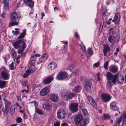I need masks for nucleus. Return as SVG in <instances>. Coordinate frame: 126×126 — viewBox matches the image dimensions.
<instances>
[{
	"instance_id": "nucleus-25",
	"label": "nucleus",
	"mask_w": 126,
	"mask_h": 126,
	"mask_svg": "<svg viewBox=\"0 0 126 126\" xmlns=\"http://www.w3.org/2000/svg\"><path fill=\"white\" fill-rule=\"evenodd\" d=\"M118 68L115 65H114L111 67L110 71L113 73H116L118 70Z\"/></svg>"
},
{
	"instance_id": "nucleus-37",
	"label": "nucleus",
	"mask_w": 126,
	"mask_h": 126,
	"mask_svg": "<svg viewBox=\"0 0 126 126\" xmlns=\"http://www.w3.org/2000/svg\"><path fill=\"white\" fill-rule=\"evenodd\" d=\"M82 112L83 113V114L85 116H89V114L87 112V111L85 109H83L82 110Z\"/></svg>"
},
{
	"instance_id": "nucleus-42",
	"label": "nucleus",
	"mask_w": 126,
	"mask_h": 126,
	"mask_svg": "<svg viewBox=\"0 0 126 126\" xmlns=\"http://www.w3.org/2000/svg\"><path fill=\"white\" fill-rule=\"evenodd\" d=\"M122 121V119L121 118H118L117 121L116 123L114 125H116V126L118 125V126H120V124L121 123V121Z\"/></svg>"
},
{
	"instance_id": "nucleus-14",
	"label": "nucleus",
	"mask_w": 126,
	"mask_h": 126,
	"mask_svg": "<svg viewBox=\"0 0 126 126\" xmlns=\"http://www.w3.org/2000/svg\"><path fill=\"white\" fill-rule=\"evenodd\" d=\"M87 98L89 102L92 106L95 108H97V104L93 100V98L90 96H89Z\"/></svg>"
},
{
	"instance_id": "nucleus-8",
	"label": "nucleus",
	"mask_w": 126,
	"mask_h": 126,
	"mask_svg": "<svg viewBox=\"0 0 126 126\" xmlns=\"http://www.w3.org/2000/svg\"><path fill=\"white\" fill-rule=\"evenodd\" d=\"M92 79H91L89 81L84 82V87L85 90L88 92L91 89L92 86Z\"/></svg>"
},
{
	"instance_id": "nucleus-50",
	"label": "nucleus",
	"mask_w": 126,
	"mask_h": 126,
	"mask_svg": "<svg viewBox=\"0 0 126 126\" xmlns=\"http://www.w3.org/2000/svg\"><path fill=\"white\" fill-rule=\"evenodd\" d=\"M22 84L23 85H24L25 86H26L27 87V86H28L27 82V81H23L22 82Z\"/></svg>"
},
{
	"instance_id": "nucleus-64",
	"label": "nucleus",
	"mask_w": 126,
	"mask_h": 126,
	"mask_svg": "<svg viewBox=\"0 0 126 126\" xmlns=\"http://www.w3.org/2000/svg\"><path fill=\"white\" fill-rule=\"evenodd\" d=\"M124 20L126 22V13L125 14V16L124 17Z\"/></svg>"
},
{
	"instance_id": "nucleus-58",
	"label": "nucleus",
	"mask_w": 126,
	"mask_h": 126,
	"mask_svg": "<svg viewBox=\"0 0 126 126\" xmlns=\"http://www.w3.org/2000/svg\"><path fill=\"white\" fill-rule=\"evenodd\" d=\"M3 106H2L1 105H0V113L1 112V110H1V111H3Z\"/></svg>"
},
{
	"instance_id": "nucleus-54",
	"label": "nucleus",
	"mask_w": 126,
	"mask_h": 126,
	"mask_svg": "<svg viewBox=\"0 0 126 126\" xmlns=\"http://www.w3.org/2000/svg\"><path fill=\"white\" fill-rule=\"evenodd\" d=\"M61 126H68V125L66 123L64 122L62 124Z\"/></svg>"
},
{
	"instance_id": "nucleus-49",
	"label": "nucleus",
	"mask_w": 126,
	"mask_h": 126,
	"mask_svg": "<svg viewBox=\"0 0 126 126\" xmlns=\"http://www.w3.org/2000/svg\"><path fill=\"white\" fill-rule=\"evenodd\" d=\"M27 90H26L25 89L23 90H22L21 92L22 93H23L24 92H25L26 93H28L29 91V89H28L29 86H27Z\"/></svg>"
},
{
	"instance_id": "nucleus-48",
	"label": "nucleus",
	"mask_w": 126,
	"mask_h": 126,
	"mask_svg": "<svg viewBox=\"0 0 126 126\" xmlns=\"http://www.w3.org/2000/svg\"><path fill=\"white\" fill-rule=\"evenodd\" d=\"M109 62V61H107L104 64V68L106 69H108V65Z\"/></svg>"
},
{
	"instance_id": "nucleus-5",
	"label": "nucleus",
	"mask_w": 126,
	"mask_h": 126,
	"mask_svg": "<svg viewBox=\"0 0 126 126\" xmlns=\"http://www.w3.org/2000/svg\"><path fill=\"white\" fill-rule=\"evenodd\" d=\"M48 57V54L47 53H45L42 55L39 59V61L37 63V65L39 64V66L38 67V68H41L42 66V64L41 63L46 59Z\"/></svg>"
},
{
	"instance_id": "nucleus-21",
	"label": "nucleus",
	"mask_w": 126,
	"mask_h": 126,
	"mask_svg": "<svg viewBox=\"0 0 126 126\" xmlns=\"http://www.w3.org/2000/svg\"><path fill=\"white\" fill-rule=\"evenodd\" d=\"M50 98L52 101L55 102L57 100L58 97L57 95L55 94H52L50 95Z\"/></svg>"
},
{
	"instance_id": "nucleus-10",
	"label": "nucleus",
	"mask_w": 126,
	"mask_h": 126,
	"mask_svg": "<svg viewBox=\"0 0 126 126\" xmlns=\"http://www.w3.org/2000/svg\"><path fill=\"white\" fill-rule=\"evenodd\" d=\"M20 16L18 13L14 12L10 16L11 19L14 20H18L20 18Z\"/></svg>"
},
{
	"instance_id": "nucleus-52",
	"label": "nucleus",
	"mask_w": 126,
	"mask_h": 126,
	"mask_svg": "<svg viewBox=\"0 0 126 126\" xmlns=\"http://www.w3.org/2000/svg\"><path fill=\"white\" fill-rule=\"evenodd\" d=\"M40 85L39 84H36L33 85V87L34 88H37L39 87H40Z\"/></svg>"
},
{
	"instance_id": "nucleus-55",
	"label": "nucleus",
	"mask_w": 126,
	"mask_h": 126,
	"mask_svg": "<svg viewBox=\"0 0 126 126\" xmlns=\"http://www.w3.org/2000/svg\"><path fill=\"white\" fill-rule=\"evenodd\" d=\"M122 126H126V120H124L122 124Z\"/></svg>"
},
{
	"instance_id": "nucleus-7",
	"label": "nucleus",
	"mask_w": 126,
	"mask_h": 126,
	"mask_svg": "<svg viewBox=\"0 0 126 126\" xmlns=\"http://www.w3.org/2000/svg\"><path fill=\"white\" fill-rule=\"evenodd\" d=\"M78 105L77 103H73L70 106L69 109L72 113H74L78 111Z\"/></svg>"
},
{
	"instance_id": "nucleus-15",
	"label": "nucleus",
	"mask_w": 126,
	"mask_h": 126,
	"mask_svg": "<svg viewBox=\"0 0 126 126\" xmlns=\"http://www.w3.org/2000/svg\"><path fill=\"white\" fill-rule=\"evenodd\" d=\"M116 103L115 101L112 102L110 104V109L113 110H118L119 108L116 106Z\"/></svg>"
},
{
	"instance_id": "nucleus-53",
	"label": "nucleus",
	"mask_w": 126,
	"mask_h": 126,
	"mask_svg": "<svg viewBox=\"0 0 126 126\" xmlns=\"http://www.w3.org/2000/svg\"><path fill=\"white\" fill-rule=\"evenodd\" d=\"M60 122H57L54 124V126H60Z\"/></svg>"
},
{
	"instance_id": "nucleus-29",
	"label": "nucleus",
	"mask_w": 126,
	"mask_h": 126,
	"mask_svg": "<svg viewBox=\"0 0 126 126\" xmlns=\"http://www.w3.org/2000/svg\"><path fill=\"white\" fill-rule=\"evenodd\" d=\"M67 91L65 89H63L62 90L60 94L61 95L62 97H65L66 95H67Z\"/></svg>"
},
{
	"instance_id": "nucleus-62",
	"label": "nucleus",
	"mask_w": 126,
	"mask_h": 126,
	"mask_svg": "<svg viewBox=\"0 0 126 126\" xmlns=\"http://www.w3.org/2000/svg\"><path fill=\"white\" fill-rule=\"evenodd\" d=\"M123 116L124 118H126V112H125L123 114Z\"/></svg>"
},
{
	"instance_id": "nucleus-36",
	"label": "nucleus",
	"mask_w": 126,
	"mask_h": 126,
	"mask_svg": "<svg viewBox=\"0 0 126 126\" xmlns=\"http://www.w3.org/2000/svg\"><path fill=\"white\" fill-rule=\"evenodd\" d=\"M25 32V30H24L22 33H21L19 36L17 37L18 38H22L24 37Z\"/></svg>"
},
{
	"instance_id": "nucleus-22",
	"label": "nucleus",
	"mask_w": 126,
	"mask_h": 126,
	"mask_svg": "<svg viewBox=\"0 0 126 126\" xmlns=\"http://www.w3.org/2000/svg\"><path fill=\"white\" fill-rule=\"evenodd\" d=\"M89 122L88 120L86 119H83L79 124L80 126H86L87 125Z\"/></svg>"
},
{
	"instance_id": "nucleus-31",
	"label": "nucleus",
	"mask_w": 126,
	"mask_h": 126,
	"mask_svg": "<svg viewBox=\"0 0 126 126\" xmlns=\"http://www.w3.org/2000/svg\"><path fill=\"white\" fill-rule=\"evenodd\" d=\"M112 81L108 80L107 83V87L108 88L111 89L113 84H112Z\"/></svg>"
},
{
	"instance_id": "nucleus-46",
	"label": "nucleus",
	"mask_w": 126,
	"mask_h": 126,
	"mask_svg": "<svg viewBox=\"0 0 126 126\" xmlns=\"http://www.w3.org/2000/svg\"><path fill=\"white\" fill-rule=\"evenodd\" d=\"M74 67V66L73 64L69 65L67 67L68 69L70 70H72Z\"/></svg>"
},
{
	"instance_id": "nucleus-26",
	"label": "nucleus",
	"mask_w": 126,
	"mask_h": 126,
	"mask_svg": "<svg viewBox=\"0 0 126 126\" xmlns=\"http://www.w3.org/2000/svg\"><path fill=\"white\" fill-rule=\"evenodd\" d=\"M74 96V94L73 93L71 92L67 94L66 95V99L67 100H70L72 99Z\"/></svg>"
},
{
	"instance_id": "nucleus-3",
	"label": "nucleus",
	"mask_w": 126,
	"mask_h": 126,
	"mask_svg": "<svg viewBox=\"0 0 126 126\" xmlns=\"http://www.w3.org/2000/svg\"><path fill=\"white\" fill-rule=\"evenodd\" d=\"M117 75L116 74L113 75L110 72H108L107 73V77L108 80H110L112 79V82L114 84H116V80Z\"/></svg>"
},
{
	"instance_id": "nucleus-56",
	"label": "nucleus",
	"mask_w": 126,
	"mask_h": 126,
	"mask_svg": "<svg viewBox=\"0 0 126 126\" xmlns=\"http://www.w3.org/2000/svg\"><path fill=\"white\" fill-rule=\"evenodd\" d=\"M100 73H98L97 75V79H98V81H100L101 79L100 78Z\"/></svg>"
},
{
	"instance_id": "nucleus-60",
	"label": "nucleus",
	"mask_w": 126,
	"mask_h": 126,
	"mask_svg": "<svg viewBox=\"0 0 126 126\" xmlns=\"http://www.w3.org/2000/svg\"><path fill=\"white\" fill-rule=\"evenodd\" d=\"M82 48V49L83 50H84L85 49V46L84 45H82L80 46Z\"/></svg>"
},
{
	"instance_id": "nucleus-47",
	"label": "nucleus",
	"mask_w": 126,
	"mask_h": 126,
	"mask_svg": "<svg viewBox=\"0 0 126 126\" xmlns=\"http://www.w3.org/2000/svg\"><path fill=\"white\" fill-rule=\"evenodd\" d=\"M104 118L105 119H109L110 118V116L107 114H104Z\"/></svg>"
},
{
	"instance_id": "nucleus-17",
	"label": "nucleus",
	"mask_w": 126,
	"mask_h": 126,
	"mask_svg": "<svg viewBox=\"0 0 126 126\" xmlns=\"http://www.w3.org/2000/svg\"><path fill=\"white\" fill-rule=\"evenodd\" d=\"M120 14L117 13L115 14L114 19L112 20V22H114L115 24H117L119 21Z\"/></svg>"
},
{
	"instance_id": "nucleus-13",
	"label": "nucleus",
	"mask_w": 126,
	"mask_h": 126,
	"mask_svg": "<svg viewBox=\"0 0 126 126\" xmlns=\"http://www.w3.org/2000/svg\"><path fill=\"white\" fill-rule=\"evenodd\" d=\"M49 92L48 89L46 87L43 88L40 92V94L41 96H44L47 95Z\"/></svg>"
},
{
	"instance_id": "nucleus-41",
	"label": "nucleus",
	"mask_w": 126,
	"mask_h": 126,
	"mask_svg": "<svg viewBox=\"0 0 126 126\" xmlns=\"http://www.w3.org/2000/svg\"><path fill=\"white\" fill-rule=\"evenodd\" d=\"M14 64V63L12 62L11 64L9 65V67L10 69L12 70L14 69L15 68Z\"/></svg>"
},
{
	"instance_id": "nucleus-20",
	"label": "nucleus",
	"mask_w": 126,
	"mask_h": 126,
	"mask_svg": "<svg viewBox=\"0 0 126 126\" xmlns=\"http://www.w3.org/2000/svg\"><path fill=\"white\" fill-rule=\"evenodd\" d=\"M1 75L2 78L4 80H7L9 78V74L6 73L4 71L1 72Z\"/></svg>"
},
{
	"instance_id": "nucleus-45",
	"label": "nucleus",
	"mask_w": 126,
	"mask_h": 126,
	"mask_svg": "<svg viewBox=\"0 0 126 126\" xmlns=\"http://www.w3.org/2000/svg\"><path fill=\"white\" fill-rule=\"evenodd\" d=\"M18 24V22L15 21H12L10 23V25L12 26L17 25Z\"/></svg>"
},
{
	"instance_id": "nucleus-19",
	"label": "nucleus",
	"mask_w": 126,
	"mask_h": 126,
	"mask_svg": "<svg viewBox=\"0 0 126 126\" xmlns=\"http://www.w3.org/2000/svg\"><path fill=\"white\" fill-rule=\"evenodd\" d=\"M117 78L116 80H116L118 83L122 84L124 80V77L122 76H118L117 74Z\"/></svg>"
},
{
	"instance_id": "nucleus-1",
	"label": "nucleus",
	"mask_w": 126,
	"mask_h": 126,
	"mask_svg": "<svg viewBox=\"0 0 126 126\" xmlns=\"http://www.w3.org/2000/svg\"><path fill=\"white\" fill-rule=\"evenodd\" d=\"M13 46L16 49H17L18 53L20 54L21 55H23L22 53L26 48V42L22 39L18 40L13 43Z\"/></svg>"
},
{
	"instance_id": "nucleus-61",
	"label": "nucleus",
	"mask_w": 126,
	"mask_h": 126,
	"mask_svg": "<svg viewBox=\"0 0 126 126\" xmlns=\"http://www.w3.org/2000/svg\"><path fill=\"white\" fill-rule=\"evenodd\" d=\"M17 99L18 101H20L21 100V98L19 96H16Z\"/></svg>"
},
{
	"instance_id": "nucleus-12",
	"label": "nucleus",
	"mask_w": 126,
	"mask_h": 126,
	"mask_svg": "<svg viewBox=\"0 0 126 126\" xmlns=\"http://www.w3.org/2000/svg\"><path fill=\"white\" fill-rule=\"evenodd\" d=\"M101 97L102 100L105 102L108 101L111 98L110 96L105 94H102L101 95Z\"/></svg>"
},
{
	"instance_id": "nucleus-23",
	"label": "nucleus",
	"mask_w": 126,
	"mask_h": 126,
	"mask_svg": "<svg viewBox=\"0 0 126 126\" xmlns=\"http://www.w3.org/2000/svg\"><path fill=\"white\" fill-rule=\"evenodd\" d=\"M109 46L107 45H106L104 47L103 50L104 55L105 56H106V54L107 51L110 50Z\"/></svg>"
},
{
	"instance_id": "nucleus-2",
	"label": "nucleus",
	"mask_w": 126,
	"mask_h": 126,
	"mask_svg": "<svg viewBox=\"0 0 126 126\" xmlns=\"http://www.w3.org/2000/svg\"><path fill=\"white\" fill-rule=\"evenodd\" d=\"M115 31V29L114 28L110 29V30L109 34L111 35L109 36L108 40L113 45L115 43L117 42L119 39V36Z\"/></svg>"
},
{
	"instance_id": "nucleus-24",
	"label": "nucleus",
	"mask_w": 126,
	"mask_h": 126,
	"mask_svg": "<svg viewBox=\"0 0 126 126\" xmlns=\"http://www.w3.org/2000/svg\"><path fill=\"white\" fill-rule=\"evenodd\" d=\"M53 79V78L52 77H49L44 80V83L45 84H48L51 82Z\"/></svg>"
},
{
	"instance_id": "nucleus-9",
	"label": "nucleus",
	"mask_w": 126,
	"mask_h": 126,
	"mask_svg": "<svg viewBox=\"0 0 126 126\" xmlns=\"http://www.w3.org/2000/svg\"><path fill=\"white\" fill-rule=\"evenodd\" d=\"M83 116L81 114H79L75 116V122L76 125H78L81 122L83 119Z\"/></svg>"
},
{
	"instance_id": "nucleus-57",
	"label": "nucleus",
	"mask_w": 126,
	"mask_h": 126,
	"mask_svg": "<svg viewBox=\"0 0 126 126\" xmlns=\"http://www.w3.org/2000/svg\"><path fill=\"white\" fill-rule=\"evenodd\" d=\"M35 61L34 60H32L30 62V64L31 65H33V64L35 63Z\"/></svg>"
},
{
	"instance_id": "nucleus-34",
	"label": "nucleus",
	"mask_w": 126,
	"mask_h": 126,
	"mask_svg": "<svg viewBox=\"0 0 126 126\" xmlns=\"http://www.w3.org/2000/svg\"><path fill=\"white\" fill-rule=\"evenodd\" d=\"M32 72H33L35 70V66L34 65H31L29 68V70Z\"/></svg>"
},
{
	"instance_id": "nucleus-38",
	"label": "nucleus",
	"mask_w": 126,
	"mask_h": 126,
	"mask_svg": "<svg viewBox=\"0 0 126 126\" xmlns=\"http://www.w3.org/2000/svg\"><path fill=\"white\" fill-rule=\"evenodd\" d=\"M11 52L13 58L15 59L16 57V51L14 49H12Z\"/></svg>"
},
{
	"instance_id": "nucleus-16",
	"label": "nucleus",
	"mask_w": 126,
	"mask_h": 126,
	"mask_svg": "<svg viewBox=\"0 0 126 126\" xmlns=\"http://www.w3.org/2000/svg\"><path fill=\"white\" fill-rule=\"evenodd\" d=\"M23 1L27 6L30 8H32L33 6L34 2L32 0H27V1L24 0Z\"/></svg>"
},
{
	"instance_id": "nucleus-35",
	"label": "nucleus",
	"mask_w": 126,
	"mask_h": 126,
	"mask_svg": "<svg viewBox=\"0 0 126 126\" xmlns=\"http://www.w3.org/2000/svg\"><path fill=\"white\" fill-rule=\"evenodd\" d=\"M19 29L18 28H16L15 29V30L13 31V33L14 35H17V34L19 33Z\"/></svg>"
},
{
	"instance_id": "nucleus-32",
	"label": "nucleus",
	"mask_w": 126,
	"mask_h": 126,
	"mask_svg": "<svg viewBox=\"0 0 126 126\" xmlns=\"http://www.w3.org/2000/svg\"><path fill=\"white\" fill-rule=\"evenodd\" d=\"M81 89V86L80 85H77L75 88V90L76 92H79Z\"/></svg>"
},
{
	"instance_id": "nucleus-39",
	"label": "nucleus",
	"mask_w": 126,
	"mask_h": 126,
	"mask_svg": "<svg viewBox=\"0 0 126 126\" xmlns=\"http://www.w3.org/2000/svg\"><path fill=\"white\" fill-rule=\"evenodd\" d=\"M3 2L4 4V7L6 8H8V1L6 0H3Z\"/></svg>"
},
{
	"instance_id": "nucleus-51",
	"label": "nucleus",
	"mask_w": 126,
	"mask_h": 126,
	"mask_svg": "<svg viewBox=\"0 0 126 126\" xmlns=\"http://www.w3.org/2000/svg\"><path fill=\"white\" fill-rule=\"evenodd\" d=\"M79 71L78 70H76L73 72V73L75 75H77L79 73Z\"/></svg>"
},
{
	"instance_id": "nucleus-27",
	"label": "nucleus",
	"mask_w": 126,
	"mask_h": 126,
	"mask_svg": "<svg viewBox=\"0 0 126 126\" xmlns=\"http://www.w3.org/2000/svg\"><path fill=\"white\" fill-rule=\"evenodd\" d=\"M50 107V105L48 103L46 102L43 105V107L45 109L49 110Z\"/></svg>"
},
{
	"instance_id": "nucleus-63",
	"label": "nucleus",
	"mask_w": 126,
	"mask_h": 126,
	"mask_svg": "<svg viewBox=\"0 0 126 126\" xmlns=\"http://www.w3.org/2000/svg\"><path fill=\"white\" fill-rule=\"evenodd\" d=\"M3 48V46H0V52L2 50Z\"/></svg>"
},
{
	"instance_id": "nucleus-30",
	"label": "nucleus",
	"mask_w": 126,
	"mask_h": 126,
	"mask_svg": "<svg viewBox=\"0 0 126 126\" xmlns=\"http://www.w3.org/2000/svg\"><path fill=\"white\" fill-rule=\"evenodd\" d=\"M6 84V81H0V88L2 89L5 87Z\"/></svg>"
},
{
	"instance_id": "nucleus-28",
	"label": "nucleus",
	"mask_w": 126,
	"mask_h": 126,
	"mask_svg": "<svg viewBox=\"0 0 126 126\" xmlns=\"http://www.w3.org/2000/svg\"><path fill=\"white\" fill-rule=\"evenodd\" d=\"M15 104H14L12 105L10 110V114L12 115L15 112Z\"/></svg>"
},
{
	"instance_id": "nucleus-18",
	"label": "nucleus",
	"mask_w": 126,
	"mask_h": 126,
	"mask_svg": "<svg viewBox=\"0 0 126 126\" xmlns=\"http://www.w3.org/2000/svg\"><path fill=\"white\" fill-rule=\"evenodd\" d=\"M57 66V65L56 63L54 62H52L48 65V68L50 70H52L54 69Z\"/></svg>"
},
{
	"instance_id": "nucleus-40",
	"label": "nucleus",
	"mask_w": 126,
	"mask_h": 126,
	"mask_svg": "<svg viewBox=\"0 0 126 126\" xmlns=\"http://www.w3.org/2000/svg\"><path fill=\"white\" fill-rule=\"evenodd\" d=\"M36 112L40 115H42L43 114V112L41 109L39 108H37L36 110Z\"/></svg>"
},
{
	"instance_id": "nucleus-44",
	"label": "nucleus",
	"mask_w": 126,
	"mask_h": 126,
	"mask_svg": "<svg viewBox=\"0 0 126 126\" xmlns=\"http://www.w3.org/2000/svg\"><path fill=\"white\" fill-rule=\"evenodd\" d=\"M88 54L90 55H92L93 54V52L92 51L91 48H88Z\"/></svg>"
},
{
	"instance_id": "nucleus-33",
	"label": "nucleus",
	"mask_w": 126,
	"mask_h": 126,
	"mask_svg": "<svg viewBox=\"0 0 126 126\" xmlns=\"http://www.w3.org/2000/svg\"><path fill=\"white\" fill-rule=\"evenodd\" d=\"M30 71L29 70L26 71L24 74L23 77L24 78H25L27 77L31 73Z\"/></svg>"
},
{
	"instance_id": "nucleus-6",
	"label": "nucleus",
	"mask_w": 126,
	"mask_h": 126,
	"mask_svg": "<svg viewBox=\"0 0 126 126\" xmlns=\"http://www.w3.org/2000/svg\"><path fill=\"white\" fill-rule=\"evenodd\" d=\"M65 116V112L63 109L59 110L57 112V116L58 118L60 119H64Z\"/></svg>"
},
{
	"instance_id": "nucleus-4",
	"label": "nucleus",
	"mask_w": 126,
	"mask_h": 126,
	"mask_svg": "<svg viewBox=\"0 0 126 126\" xmlns=\"http://www.w3.org/2000/svg\"><path fill=\"white\" fill-rule=\"evenodd\" d=\"M4 102L5 105V108L3 111L5 113H8L9 108L11 105V102L9 100L5 99Z\"/></svg>"
},
{
	"instance_id": "nucleus-59",
	"label": "nucleus",
	"mask_w": 126,
	"mask_h": 126,
	"mask_svg": "<svg viewBox=\"0 0 126 126\" xmlns=\"http://www.w3.org/2000/svg\"><path fill=\"white\" fill-rule=\"evenodd\" d=\"M99 64V63H95L94 64V66L96 67H97L98 66Z\"/></svg>"
},
{
	"instance_id": "nucleus-11",
	"label": "nucleus",
	"mask_w": 126,
	"mask_h": 126,
	"mask_svg": "<svg viewBox=\"0 0 126 126\" xmlns=\"http://www.w3.org/2000/svg\"><path fill=\"white\" fill-rule=\"evenodd\" d=\"M67 77V75L65 72H61L58 75L57 78L59 80H63Z\"/></svg>"
},
{
	"instance_id": "nucleus-43",
	"label": "nucleus",
	"mask_w": 126,
	"mask_h": 126,
	"mask_svg": "<svg viewBox=\"0 0 126 126\" xmlns=\"http://www.w3.org/2000/svg\"><path fill=\"white\" fill-rule=\"evenodd\" d=\"M22 119L20 117H18L16 119V122L18 123H20L22 121Z\"/></svg>"
}]
</instances>
